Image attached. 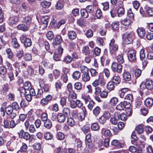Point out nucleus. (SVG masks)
I'll list each match as a JSON object with an SVG mask.
<instances>
[{"mask_svg": "<svg viewBox=\"0 0 153 153\" xmlns=\"http://www.w3.org/2000/svg\"><path fill=\"white\" fill-rule=\"evenodd\" d=\"M0 112L1 116L4 117L6 113L8 117L11 119H14L16 115V113L13 111L12 106L7 105L6 102H3L1 105Z\"/></svg>", "mask_w": 153, "mask_h": 153, "instance_id": "nucleus-1", "label": "nucleus"}, {"mask_svg": "<svg viewBox=\"0 0 153 153\" xmlns=\"http://www.w3.org/2000/svg\"><path fill=\"white\" fill-rule=\"evenodd\" d=\"M141 90L143 91L146 89L151 90L153 88V82L150 79H146L144 82H142L140 85Z\"/></svg>", "mask_w": 153, "mask_h": 153, "instance_id": "nucleus-2", "label": "nucleus"}, {"mask_svg": "<svg viewBox=\"0 0 153 153\" xmlns=\"http://www.w3.org/2000/svg\"><path fill=\"white\" fill-rule=\"evenodd\" d=\"M134 34L132 32H127L122 35V39L126 44L131 43L133 40Z\"/></svg>", "mask_w": 153, "mask_h": 153, "instance_id": "nucleus-3", "label": "nucleus"}, {"mask_svg": "<svg viewBox=\"0 0 153 153\" xmlns=\"http://www.w3.org/2000/svg\"><path fill=\"white\" fill-rule=\"evenodd\" d=\"M115 40L112 39L109 44V51L111 54H113L114 52L117 51L118 48V45L115 43Z\"/></svg>", "mask_w": 153, "mask_h": 153, "instance_id": "nucleus-4", "label": "nucleus"}, {"mask_svg": "<svg viewBox=\"0 0 153 153\" xmlns=\"http://www.w3.org/2000/svg\"><path fill=\"white\" fill-rule=\"evenodd\" d=\"M136 51L134 50H130L127 52V57L131 62H135L136 61Z\"/></svg>", "mask_w": 153, "mask_h": 153, "instance_id": "nucleus-5", "label": "nucleus"}, {"mask_svg": "<svg viewBox=\"0 0 153 153\" xmlns=\"http://www.w3.org/2000/svg\"><path fill=\"white\" fill-rule=\"evenodd\" d=\"M20 40L23 43L25 47H28L31 46L32 42L30 39L27 38L25 35H22L20 37Z\"/></svg>", "mask_w": 153, "mask_h": 153, "instance_id": "nucleus-6", "label": "nucleus"}, {"mask_svg": "<svg viewBox=\"0 0 153 153\" xmlns=\"http://www.w3.org/2000/svg\"><path fill=\"white\" fill-rule=\"evenodd\" d=\"M111 68L113 71L120 73L122 71L123 66L120 64H118L116 62H113L111 65Z\"/></svg>", "mask_w": 153, "mask_h": 153, "instance_id": "nucleus-7", "label": "nucleus"}, {"mask_svg": "<svg viewBox=\"0 0 153 153\" xmlns=\"http://www.w3.org/2000/svg\"><path fill=\"white\" fill-rule=\"evenodd\" d=\"M145 51V50L143 49H142L140 50V60L142 62L143 65L146 66L148 63V62L146 58Z\"/></svg>", "mask_w": 153, "mask_h": 153, "instance_id": "nucleus-8", "label": "nucleus"}, {"mask_svg": "<svg viewBox=\"0 0 153 153\" xmlns=\"http://www.w3.org/2000/svg\"><path fill=\"white\" fill-rule=\"evenodd\" d=\"M131 103L130 102L127 101H124L121 102L118 104L116 107V109L118 110H123L125 108H126V106L128 105L127 107L130 106Z\"/></svg>", "mask_w": 153, "mask_h": 153, "instance_id": "nucleus-9", "label": "nucleus"}, {"mask_svg": "<svg viewBox=\"0 0 153 153\" xmlns=\"http://www.w3.org/2000/svg\"><path fill=\"white\" fill-rule=\"evenodd\" d=\"M52 99V97L50 94L48 95L45 98H42L41 100L40 104L42 105H47L48 102Z\"/></svg>", "mask_w": 153, "mask_h": 153, "instance_id": "nucleus-10", "label": "nucleus"}, {"mask_svg": "<svg viewBox=\"0 0 153 153\" xmlns=\"http://www.w3.org/2000/svg\"><path fill=\"white\" fill-rule=\"evenodd\" d=\"M112 82L115 85L119 84L121 82V78L120 76L117 74H115L111 78Z\"/></svg>", "mask_w": 153, "mask_h": 153, "instance_id": "nucleus-11", "label": "nucleus"}, {"mask_svg": "<svg viewBox=\"0 0 153 153\" xmlns=\"http://www.w3.org/2000/svg\"><path fill=\"white\" fill-rule=\"evenodd\" d=\"M138 153H153V151L152 147L149 145L148 146L147 148L146 149V150L143 149H139L137 151Z\"/></svg>", "mask_w": 153, "mask_h": 153, "instance_id": "nucleus-12", "label": "nucleus"}, {"mask_svg": "<svg viewBox=\"0 0 153 153\" xmlns=\"http://www.w3.org/2000/svg\"><path fill=\"white\" fill-rule=\"evenodd\" d=\"M137 32L139 36L141 38H143L146 34L145 29L142 27H138L137 30Z\"/></svg>", "mask_w": 153, "mask_h": 153, "instance_id": "nucleus-13", "label": "nucleus"}, {"mask_svg": "<svg viewBox=\"0 0 153 153\" xmlns=\"http://www.w3.org/2000/svg\"><path fill=\"white\" fill-rule=\"evenodd\" d=\"M66 117L62 113H58L57 115V120L59 123H64L66 119Z\"/></svg>", "mask_w": 153, "mask_h": 153, "instance_id": "nucleus-14", "label": "nucleus"}, {"mask_svg": "<svg viewBox=\"0 0 153 153\" xmlns=\"http://www.w3.org/2000/svg\"><path fill=\"white\" fill-rule=\"evenodd\" d=\"M118 113L115 112L114 117H111L110 120V122L112 124L116 125L117 124L118 120H119V118L118 117Z\"/></svg>", "mask_w": 153, "mask_h": 153, "instance_id": "nucleus-15", "label": "nucleus"}, {"mask_svg": "<svg viewBox=\"0 0 153 153\" xmlns=\"http://www.w3.org/2000/svg\"><path fill=\"white\" fill-rule=\"evenodd\" d=\"M19 18L17 16L10 17L8 20L9 24L13 25L16 24L19 21Z\"/></svg>", "mask_w": 153, "mask_h": 153, "instance_id": "nucleus-16", "label": "nucleus"}, {"mask_svg": "<svg viewBox=\"0 0 153 153\" xmlns=\"http://www.w3.org/2000/svg\"><path fill=\"white\" fill-rule=\"evenodd\" d=\"M144 102L146 106L150 108L153 105V99L151 98H147L145 100Z\"/></svg>", "mask_w": 153, "mask_h": 153, "instance_id": "nucleus-17", "label": "nucleus"}, {"mask_svg": "<svg viewBox=\"0 0 153 153\" xmlns=\"http://www.w3.org/2000/svg\"><path fill=\"white\" fill-rule=\"evenodd\" d=\"M6 53L8 55V57L12 61L14 62L15 61V59L13 57V53L10 48H8L6 50Z\"/></svg>", "mask_w": 153, "mask_h": 153, "instance_id": "nucleus-18", "label": "nucleus"}, {"mask_svg": "<svg viewBox=\"0 0 153 153\" xmlns=\"http://www.w3.org/2000/svg\"><path fill=\"white\" fill-rule=\"evenodd\" d=\"M16 28L18 30H21L24 32L28 30V29L27 26L23 24L18 25Z\"/></svg>", "mask_w": 153, "mask_h": 153, "instance_id": "nucleus-19", "label": "nucleus"}, {"mask_svg": "<svg viewBox=\"0 0 153 153\" xmlns=\"http://www.w3.org/2000/svg\"><path fill=\"white\" fill-rule=\"evenodd\" d=\"M111 144L117 148H120L123 147V144L120 143V141L117 140H114L111 142Z\"/></svg>", "mask_w": 153, "mask_h": 153, "instance_id": "nucleus-20", "label": "nucleus"}, {"mask_svg": "<svg viewBox=\"0 0 153 153\" xmlns=\"http://www.w3.org/2000/svg\"><path fill=\"white\" fill-rule=\"evenodd\" d=\"M62 114L66 117H67L71 115V111L69 108L65 107L63 108L62 111Z\"/></svg>", "mask_w": 153, "mask_h": 153, "instance_id": "nucleus-21", "label": "nucleus"}, {"mask_svg": "<svg viewBox=\"0 0 153 153\" xmlns=\"http://www.w3.org/2000/svg\"><path fill=\"white\" fill-rule=\"evenodd\" d=\"M11 45L14 48H18L20 46L17 39L15 38H12L11 41Z\"/></svg>", "mask_w": 153, "mask_h": 153, "instance_id": "nucleus-22", "label": "nucleus"}, {"mask_svg": "<svg viewBox=\"0 0 153 153\" xmlns=\"http://www.w3.org/2000/svg\"><path fill=\"white\" fill-rule=\"evenodd\" d=\"M124 79L126 81H129L131 79V76L130 73L128 71H125L123 74Z\"/></svg>", "mask_w": 153, "mask_h": 153, "instance_id": "nucleus-23", "label": "nucleus"}, {"mask_svg": "<svg viewBox=\"0 0 153 153\" xmlns=\"http://www.w3.org/2000/svg\"><path fill=\"white\" fill-rule=\"evenodd\" d=\"M62 39L61 36L57 35L56 36L54 39V44L55 45H59L62 42Z\"/></svg>", "mask_w": 153, "mask_h": 153, "instance_id": "nucleus-24", "label": "nucleus"}, {"mask_svg": "<svg viewBox=\"0 0 153 153\" xmlns=\"http://www.w3.org/2000/svg\"><path fill=\"white\" fill-rule=\"evenodd\" d=\"M68 36L69 38L72 40L75 39L76 37V32L73 30H71L68 32Z\"/></svg>", "mask_w": 153, "mask_h": 153, "instance_id": "nucleus-25", "label": "nucleus"}, {"mask_svg": "<svg viewBox=\"0 0 153 153\" xmlns=\"http://www.w3.org/2000/svg\"><path fill=\"white\" fill-rule=\"evenodd\" d=\"M49 16H43L41 18V21L43 24L45 25V26L46 27L48 25L49 19Z\"/></svg>", "mask_w": 153, "mask_h": 153, "instance_id": "nucleus-26", "label": "nucleus"}, {"mask_svg": "<svg viewBox=\"0 0 153 153\" xmlns=\"http://www.w3.org/2000/svg\"><path fill=\"white\" fill-rule=\"evenodd\" d=\"M145 11L151 16H153V7H151L148 5H146L144 8Z\"/></svg>", "mask_w": 153, "mask_h": 153, "instance_id": "nucleus-27", "label": "nucleus"}, {"mask_svg": "<svg viewBox=\"0 0 153 153\" xmlns=\"http://www.w3.org/2000/svg\"><path fill=\"white\" fill-rule=\"evenodd\" d=\"M22 22L26 24L27 26L29 25L31 23L32 19L29 16H26L24 18Z\"/></svg>", "mask_w": 153, "mask_h": 153, "instance_id": "nucleus-28", "label": "nucleus"}, {"mask_svg": "<svg viewBox=\"0 0 153 153\" xmlns=\"http://www.w3.org/2000/svg\"><path fill=\"white\" fill-rule=\"evenodd\" d=\"M44 126L46 128L50 129L52 126V124L51 121L48 119L44 121Z\"/></svg>", "mask_w": 153, "mask_h": 153, "instance_id": "nucleus-29", "label": "nucleus"}, {"mask_svg": "<svg viewBox=\"0 0 153 153\" xmlns=\"http://www.w3.org/2000/svg\"><path fill=\"white\" fill-rule=\"evenodd\" d=\"M128 90V88H124L120 89L119 91V94L120 97L121 98H124L125 94L126 92Z\"/></svg>", "mask_w": 153, "mask_h": 153, "instance_id": "nucleus-30", "label": "nucleus"}, {"mask_svg": "<svg viewBox=\"0 0 153 153\" xmlns=\"http://www.w3.org/2000/svg\"><path fill=\"white\" fill-rule=\"evenodd\" d=\"M80 13L81 16L85 18H88L89 14L85 8L81 9L80 10Z\"/></svg>", "mask_w": 153, "mask_h": 153, "instance_id": "nucleus-31", "label": "nucleus"}, {"mask_svg": "<svg viewBox=\"0 0 153 153\" xmlns=\"http://www.w3.org/2000/svg\"><path fill=\"white\" fill-rule=\"evenodd\" d=\"M100 126L97 123H92L91 126V128L94 131H97L99 130Z\"/></svg>", "mask_w": 153, "mask_h": 153, "instance_id": "nucleus-32", "label": "nucleus"}, {"mask_svg": "<svg viewBox=\"0 0 153 153\" xmlns=\"http://www.w3.org/2000/svg\"><path fill=\"white\" fill-rule=\"evenodd\" d=\"M121 24L123 25L126 26H128L130 25L131 23V20L128 18H126L122 20Z\"/></svg>", "mask_w": 153, "mask_h": 153, "instance_id": "nucleus-33", "label": "nucleus"}, {"mask_svg": "<svg viewBox=\"0 0 153 153\" xmlns=\"http://www.w3.org/2000/svg\"><path fill=\"white\" fill-rule=\"evenodd\" d=\"M81 98L84 100L85 104L88 102L90 100L89 95L87 94H82Z\"/></svg>", "mask_w": 153, "mask_h": 153, "instance_id": "nucleus-34", "label": "nucleus"}, {"mask_svg": "<svg viewBox=\"0 0 153 153\" xmlns=\"http://www.w3.org/2000/svg\"><path fill=\"white\" fill-rule=\"evenodd\" d=\"M7 72V68L4 66H0V75L1 76H4Z\"/></svg>", "mask_w": 153, "mask_h": 153, "instance_id": "nucleus-35", "label": "nucleus"}, {"mask_svg": "<svg viewBox=\"0 0 153 153\" xmlns=\"http://www.w3.org/2000/svg\"><path fill=\"white\" fill-rule=\"evenodd\" d=\"M41 65H43L44 67L47 69L52 68L53 67V65H52L50 64L49 63L45 61H43L41 62Z\"/></svg>", "mask_w": 153, "mask_h": 153, "instance_id": "nucleus-36", "label": "nucleus"}, {"mask_svg": "<svg viewBox=\"0 0 153 153\" xmlns=\"http://www.w3.org/2000/svg\"><path fill=\"white\" fill-rule=\"evenodd\" d=\"M67 122L68 125L71 127H73L75 124L74 120L71 117L68 118Z\"/></svg>", "mask_w": 153, "mask_h": 153, "instance_id": "nucleus-37", "label": "nucleus"}, {"mask_svg": "<svg viewBox=\"0 0 153 153\" xmlns=\"http://www.w3.org/2000/svg\"><path fill=\"white\" fill-rule=\"evenodd\" d=\"M101 110L100 108L97 106L93 110V114L95 116H97L99 114Z\"/></svg>", "mask_w": 153, "mask_h": 153, "instance_id": "nucleus-38", "label": "nucleus"}, {"mask_svg": "<svg viewBox=\"0 0 153 153\" xmlns=\"http://www.w3.org/2000/svg\"><path fill=\"white\" fill-rule=\"evenodd\" d=\"M68 101L69 102L70 106L71 108L75 109L76 107V101H75L69 98H68Z\"/></svg>", "mask_w": 153, "mask_h": 153, "instance_id": "nucleus-39", "label": "nucleus"}, {"mask_svg": "<svg viewBox=\"0 0 153 153\" xmlns=\"http://www.w3.org/2000/svg\"><path fill=\"white\" fill-rule=\"evenodd\" d=\"M80 71L82 74L89 73L88 68L85 66H80Z\"/></svg>", "mask_w": 153, "mask_h": 153, "instance_id": "nucleus-40", "label": "nucleus"}, {"mask_svg": "<svg viewBox=\"0 0 153 153\" xmlns=\"http://www.w3.org/2000/svg\"><path fill=\"white\" fill-rule=\"evenodd\" d=\"M90 79L89 73L82 74V79L84 82H88L90 80Z\"/></svg>", "mask_w": 153, "mask_h": 153, "instance_id": "nucleus-41", "label": "nucleus"}, {"mask_svg": "<svg viewBox=\"0 0 153 153\" xmlns=\"http://www.w3.org/2000/svg\"><path fill=\"white\" fill-rule=\"evenodd\" d=\"M85 9L89 14L93 13L94 11V6L92 5L88 6Z\"/></svg>", "mask_w": 153, "mask_h": 153, "instance_id": "nucleus-42", "label": "nucleus"}, {"mask_svg": "<svg viewBox=\"0 0 153 153\" xmlns=\"http://www.w3.org/2000/svg\"><path fill=\"white\" fill-rule=\"evenodd\" d=\"M114 84L112 81L109 82L107 85V89L110 91L113 90L114 88Z\"/></svg>", "mask_w": 153, "mask_h": 153, "instance_id": "nucleus-43", "label": "nucleus"}, {"mask_svg": "<svg viewBox=\"0 0 153 153\" xmlns=\"http://www.w3.org/2000/svg\"><path fill=\"white\" fill-rule=\"evenodd\" d=\"M117 15L119 17H121L123 16L125 13V11L124 8L123 7H119L117 10Z\"/></svg>", "mask_w": 153, "mask_h": 153, "instance_id": "nucleus-44", "label": "nucleus"}, {"mask_svg": "<svg viewBox=\"0 0 153 153\" xmlns=\"http://www.w3.org/2000/svg\"><path fill=\"white\" fill-rule=\"evenodd\" d=\"M51 5V3L49 1H43L40 3V5L44 8H48Z\"/></svg>", "mask_w": 153, "mask_h": 153, "instance_id": "nucleus-45", "label": "nucleus"}, {"mask_svg": "<svg viewBox=\"0 0 153 153\" xmlns=\"http://www.w3.org/2000/svg\"><path fill=\"white\" fill-rule=\"evenodd\" d=\"M117 60L118 62L120 64L123 63L124 62V60L123 57V55L119 54L117 57Z\"/></svg>", "mask_w": 153, "mask_h": 153, "instance_id": "nucleus-46", "label": "nucleus"}, {"mask_svg": "<svg viewBox=\"0 0 153 153\" xmlns=\"http://www.w3.org/2000/svg\"><path fill=\"white\" fill-rule=\"evenodd\" d=\"M80 72L78 71H76L74 72L72 76L74 79H77L80 78Z\"/></svg>", "mask_w": 153, "mask_h": 153, "instance_id": "nucleus-47", "label": "nucleus"}, {"mask_svg": "<svg viewBox=\"0 0 153 153\" xmlns=\"http://www.w3.org/2000/svg\"><path fill=\"white\" fill-rule=\"evenodd\" d=\"M44 137L46 140H50L52 138L53 135L49 132H48L44 134Z\"/></svg>", "mask_w": 153, "mask_h": 153, "instance_id": "nucleus-48", "label": "nucleus"}, {"mask_svg": "<svg viewBox=\"0 0 153 153\" xmlns=\"http://www.w3.org/2000/svg\"><path fill=\"white\" fill-rule=\"evenodd\" d=\"M56 137L58 140H62L65 138V135L63 133L59 132L57 134Z\"/></svg>", "mask_w": 153, "mask_h": 153, "instance_id": "nucleus-49", "label": "nucleus"}, {"mask_svg": "<svg viewBox=\"0 0 153 153\" xmlns=\"http://www.w3.org/2000/svg\"><path fill=\"white\" fill-rule=\"evenodd\" d=\"M73 59V58H72V57L69 56L68 55L64 58L63 61L66 63L68 64L71 63Z\"/></svg>", "mask_w": 153, "mask_h": 153, "instance_id": "nucleus-50", "label": "nucleus"}, {"mask_svg": "<svg viewBox=\"0 0 153 153\" xmlns=\"http://www.w3.org/2000/svg\"><path fill=\"white\" fill-rule=\"evenodd\" d=\"M118 114V117L119 118V120L120 119L123 121H125L126 120L127 115L124 113H122L120 114L118 112H116Z\"/></svg>", "mask_w": 153, "mask_h": 153, "instance_id": "nucleus-51", "label": "nucleus"}, {"mask_svg": "<svg viewBox=\"0 0 153 153\" xmlns=\"http://www.w3.org/2000/svg\"><path fill=\"white\" fill-rule=\"evenodd\" d=\"M32 55L30 53L25 54L24 56V59L25 61H29L32 59Z\"/></svg>", "mask_w": 153, "mask_h": 153, "instance_id": "nucleus-52", "label": "nucleus"}, {"mask_svg": "<svg viewBox=\"0 0 153 153\" xmlns=\"http://www.w3.org/2000/svg\"><path fill=\"white\" fill-rule=\"evenodd\" d=\"M118 99L115 97H113L110 100V102L112 106H115L117 102Z\"/></svg>", "mask_w": 153, "mask_h": 153, "instance_id": "nucleus-53", "label": "nucleus"}, {"mask_svg": "<svg viewBox=\"0 0 153 153\" xmlns=\"http://www.w3.org/2000/svg\"><path fill=\"white\" fill-rule=\"evenodd\" d=\"M74 88L77 90H80L82 88V84L79 82L75 83L74 84Z\"/></svg>", "mask_w": 153, "mask_h": 153, "instance_id": "nucleus-54", "label": "nucleus"}, {"mask_svg": "<svg viewBox=\"0 0 153 153\" xmlns=\"http://www.w3.org/2000/svg\"><path fill=\"white\" fill-rule=\"evenodd\" d=\"M135 130L139 134L142 133L143 131V127L141 125H139L137 126L135 128Z\"/></svg>", "mask_w": 153, "mask_h": 153, "instance_id": "nucleus-55", "label": "nucleus"}, {"mask_svg": "<svg viewBox=\"0 0 153 153\" xmlns=\"http://www.w3.org/2000/svg\"><path fill=\"white\" fill-rule=\"evenodd\" d=\"M27 149V145L24 143H23L22 146L21 147L20 150L26 153Z\"/></svg>", "mask_w": 153, "mask_h": 153, "instance_id": "nucleus-56", "label": "nucleus"}, {"mask_svg": "<svg viewBox=\"0 0 153 153\" xmlns=\"http://www.w3.org/2000/svg\"><path fill=\"white\" fill-rule=\"evenodd\" d=\"M59 102L60 104L62 106L65 105L66 103V97H65L61 98Z\"/></svg>", "mask_w": 153, "mask_h": 153, "instance_id": "nucleus-57", "label": "nucleus"}, {"mask_svg": "<svg viewBox=\"0 0 153 153\" xmlns=\"http://www.w3.org/2000/svg\"><path fill=\"white\" fill-rule=\"evenodd\" d=\"M13 71H9L7 73V75L10 79V81H11L14 79V76L13 74Z\"/></svg>", "mask_w": 153, "mask_h": 153, "instance_id": "nucleus-58", "label": "nucleus"}, {"mask_svg": "<svg viewBox=\"0 0 153 153\" xmlns=\"http://www.w3.org/2000/svg\"><path fill=\"white\" fill-rule=\"evenodd\" d=\"M99 85L102 87H104L106 84L105 79L103 77L99 78Z\"/></svg>", "mask_w": 153, "mask_h": 153, "instance_id": "nucleus-59", "label": "nucleus"}, {"mask_svg": "<svg viewBox=\"0 0 153 153\" xmlns=\"http://www.w3.org/2000/svg\"><path fill=\"white\" fill-rule=\"evenodd\" d=\"M82 129L83 132L85 134H86L88 132L90 131V127L87 125H85L83 126Z\"/></svg>", "mask_w": 153, "mask_h": 153, "instance_id": "nucleus-60", "label": "nucleus"}, {"mask_svg": "<svg viewBox=\"0 0 153 153\" xmlns=\"http://www.w3.org/2000/svg\"><path fill=\"white\" fill-rule=\"evenodd\" d=\"M46 37L49 40H51L53 39L54 36L53 32L51 31L48 32L47 33Z\"/></svg>", "mask_w": 153, "mask_h": 153, "instance_id": "nucleus-61", "label": "nucleus"}, {"mask_svg": "<svg viewBox=\"0 0 153 153\" xmlns=\"http://www.w3.org/2000/svg\"><path fill=\"white\" fill-rule=\"evenodd\" d=\"M82 51L85 55H88L90 53L89 51V48L88 46L83 47Z\"/></svg>", "mask_w": 153, "mask_h": 153, "instance_id": "nucleus-62", "label": "nucleus"}, {"mask_svg": "<svg viewBox=\"0 0 153 153\" xmlns=\"http://www.w3.org/2000/svg\"><path fill=\"white\" fill-rule=\"evenodd\" d=\"M33 148L37 150H39L41 148V145L39 143H35L33 146Z\"/></svg>", "mask_w": 153, "mask_h": 153, "instance_id": "nucleus-63", "label": "nucleus"}, {"mask_svg": "<svg viewBox=\"0 0 153 153\" xmlns=\"http://www.w3.org/2000/svg\"><path fill=\"white\" fill-rule=\"evenodd\" d=\"M112 26L113 29L117 30L119 27L118 22L117 21L114 22L112 24Z\"/></svg>", "mask_w": 153, "mask_h": 153, "instance_id": "nucleus-64", "label": "nucleus"}]
</instances>
